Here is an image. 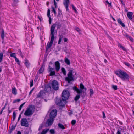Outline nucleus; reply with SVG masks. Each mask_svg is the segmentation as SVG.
<instances>
[{
  "label": "nucleus",
  "mask_w": 134,
  "mask_h": 134,
  "mask_svg": "<svg viewBox=\"0 0 134 134\" xmlns=\"http://www.w3.org/2000/svg\"><path fill=\"white\" fill-rule=\"evenodd\" d=\"M80 98V94H77L74 98V100L75 102H77L78 100Z\"/></svg>",
  "instance_id": "obj_18"
},
{
  "label": "nucleus",
  "mask_w": 134,
  "mask_h": 134,
  "mask_svg": "<svg viewBox=\"0 0 134 134\" xmlns=\"http://www.w3.org/2000/svg\"><path fill=\"white\" fill-rule=\"evenodd\" d=\"M125 12H128L127 9L126 8L125 9Z\"/></svg>",
  "instance_id": "obj_64"
},
{
  "label": "nucleus",
  "mask_w": 134,
  "mask_h": 134,
  "mask_svg": "<svg viewBox=\"0 0 134 134\" xmlns=\"http://www.w3.org/2000/svg\"><path fill=\"white\" fill-rule=\"evenodd\" d=\"M15 59V61L18 64L20 65V62L19 60L16 57Z\"/></svg>",
  "instance_id": "obj_37"
},
{
  "label": "nucleus",
  "mask_w": 134,
  "mask_h": 134,
  "mask_svg": "<svg viewBox=\"0 0 134 134\" xmlns=\"http://www.w3.org/2000/svg\"><path fill=\"white\" fill-rule=\"evenodd\" d=\"M50 35H51L50 41L47 44L46 48V50L47 51L48 49L49 48L52 46L53 43V41L54 39L56 38V36H55L54 35L50 33Z\"/></svg>",
  "instance_id": "obj_6"
},
{
  "label": "nucleus",
  "mask_w": 134,
  "mask_h": 134,
  "mask_svg": "<svg viewBox=\"0 0 134 134\" xmlns=\"http://www.w3.org/2000/svg\"><path fill=\"white\" fill-rule=\"evenodd\" d=\"M12 92L14 95H16L17 93V90L15 87L12 88Z\"/></svg>",
  "instance_id": "obj_23"
},
{
  "label": "nucleus",
  "mask_w": 134,
  "mask_h": 134,
  "mask_svg": "<svg viewBox=\"0 0 134 134\" xmlns=\"http://www.w3.org/2000/svg\"><path fill=\"white\" fill-rule=\"evenodd\" d=\"M64 61L65 63L68 65H69L70 64V62L69 60L66 57L65 58Z\"/></svg>",
  "instance_id": "obj_22"
},
{
  "label": "nucleus",
  "mask_w": 134,
  "mask_h": 134,
  "mask_svg": "<svg viewBox=\"0 0 134 134\" xmlns=\"http://www.w3.org/2000/svg\"><path fill=\"white\" fill-rule=\"evenodd\" d=\"M120 1H121V2L122 3V4L124 5V4L123 3V0H120Z\"/></svg>",
  "instance_id": "obj_61"
},
{
  "label": "nucleus",
  "mask_w": 134,
  "mask_h": 134,
  "mask_svg": "<svg viewBox=\"0 0 134 134\" xmlns=\"http://www.w3.org/2000/svg\"><path fill=\"white\" fill-rule=\"evenodd\" d=\"M3 54L1 53H0V62H1L3 58Z\"/></svg>",
  "instance_id": "obj_36"
},
{
  "label": "nucleus",
  "mask_w": 134,
  "mask_h": 134,
  "mask_svg": "<svg viewBox=\"0 0 134 134\" xmlns=\"http://www.w3.org/2000/svg\"><path fill=\"white\" fill-rule=\"evenodd\" d=\"M54 5L55 8H56L57 7V3H56L55 0H54Z\"/></svg>",
  "instance_id": "obj_52"
},
{
  "label": "nucleus",
  "mask_w": 134,
  "mask_h": 134,
  "mask_svg": "<svg viewBox=\"0 0 134 134\" xmlns=\"http://www.w3.org/2000/svg\"><path fill=\"white\" fill-rule=\"evenodd\" d=\"M16 116V113L14 111L13 112V121H14L15 118Z\"/></svg>",
  "instance_id": "obj_27"
},
{
  "label": "nucleus",
  "mask_w": 134,
  "mask_h": 134,
  "mask_svg": "<svg viewBox=\"0 0 134 134\" xmlns=\"http://www.w3.org/2000/svg\"><path fill=\"white\" fill-rule=\"evenodd\" d=\"M37 78H38V77L37 76H36L35 77V78L34 80L35 81V80H36H36H37Z\"/></svg>",
  "instance_id": "obj_62"
},
{
  "label": "nucleus",
  "mask_w": 134,
  "mask_h": 134,
  "mask_svg": "<svg viewBox=\"0 0 134 134\" xmlns=\"http://www.w3.org/2000/svg\"><path fill=\"white\" fill-rule=\"evenodd\" d=\"M133 13L131 12H128L127 14V16L128 18L130 20H131L133 18Z\"/></svg>",
  "instance_id": "obj_17"
},
{
  "label": "nucleus",
  "mask_w": 134,
  "mask_h": 134,
  "mask_svg": "<svg viewBox=\"0 0 134 134\" xmlns=\"http://www.w3.org/2000/svg\"><path fill=\"white\" fill-rule=\"evenodd\" d=\"M112 88L115 90H116L117 89V86L116 85H113L112 86Z\"/></svg>",
  "instance_id": "obj_39"
},
{
  "label": "nucleus",
  "mask_w": 134,
  "mask_h": 134,
  "mask_svg": "<svg viewBox=\"0 0 134 134\" xmlns=\"http://www.w3.org/2000/svg\"><path fill=\"white\" fill-rule=\"evenodd\" d=\"M25 64H26V66L27 67H28L29 65V63H28V61L27 60V59H25Z\"/></svg>",
  "instance_id": "obj_31"
},
{
  "label": "nucleus",
  "mask_w": 134,
  "mask_h": 134,
  "mask_svg": "<svg viewBox=\"0 0 134 134\" xmlns=\"http://www.w3.org/2000/svg\"><path fill=\"white\" fill-rule=\"evenodd\" d=\"M102 114H103V118H105V115L103 111L102 112Z\"/></svg>",
  "instance_id": "obj_53"
},
{
  "label": "nucleus",
  "mask_w": 134,
  "mask_h": 134,
  "mask_svg": "<svg viewBox=\"0 0 134 134\" xmlns=\"http://www.w3.org/2000/svg\"><path fill=\"white\" fill-rule=\"evenodd\" d=\"M80 89H83L85 90V88L84 86L82 83H81L80 84Z\"/></svg>",
  "instance_id": "obj_34"
},
{
  "label": "nucleus",
  "mask_w": 134,
  "mask_h": 134,
  "mask_svg": "<svg viewBox=\"0 0 134 134\" xmlns=\"http://www.w3.org/2000/svg\"><path fill=\"white\" fill-rule=\"evenodd\" d=\"M10 56L11 57L14 58H15L16 57L15 56V53H11L10 54Z\"/></svg>",
  "instance_id": "obj_33"
},
{
  "label": "nucleus",
  "mask_w": 134,
  "mask_h": 134,
  "mask_svg": "<svg viewBox=\"0 0 134 134\" xmlns=\"http://www.w3.org/2000/svg\"><path fill=\"white\" fill-rule=\"evenodd\" d=\"M63 4L66 8V10L68 11V5L70 4L69 0H64Z\"/></svg>",
  "instance_id": "obj_13"
},
{
  "label": "nucleus",
  "mask_w": 134,
  "mask_h": 134,
  "mask_svg": "<svg viewBox=\"0 0 134 134\" xmlns=\"http://www.w3.org/2000/svg\"><path fill=\"white\" fill-rule=\"evenodd\" d=\"M49 23L50 24H51V19L50 17H49Z\"/></svg>",
  "instance_id": "obj_56"
},
{
  "label": "nucleus",
  "mask_w": 134,
  "mask_h": 134,
  "mask_svg": "<svg viewBox=\"0 0 134 134\" xmlns=\"http://www.w3.org/2000/svg\"><path fill=\"white\" fill-rule=\"evenodd\" d=\"M52 88L55 90L59 89V86L58 82L56 80L53 81L52 83L47 85L45 87L44 91L46 92H48Z\"/></svg>",
  "instance_id": "obj_1"
},
{
  "label": "nucleus",
  "mask_w": 134,
  "mask_h": 134,
  "mask_svg": "<svg viewBox=\"0 0 134 134\" xmlns=\"http://www.w3.org/2000/svg\"><path fill=\"white\" fill-rule=\"evenodd\" d=\"M104 62L105 63H106L107 62V60L106 59H105L104 60Z\"/></svg>",
  "instance_id": "obj_60"
},
{
  "label": "nucleus",
  "mask_w": 134,
  "mask_h": 134,
  "mask_svg": "<svg viewBox=\"0 0 134 134\" xmlns=\"http://www.w3.org/2000/svg\"><path fill=\"white\" fill-rule=\"evenodd\" d=\"M17 134H21V132L20 131H18Z\"/></svg>",
  "instance_id": "obj_59"
},
{
  "label": "nucleus",
  "mask_w": 134,
  "mask_h": 134,
  "mask_svg": "<svg viewBox=\"0 0 134 134\" xmlns=\"http://www.w3.org/2000/svg\"><path fill=\"white\" fill-rule=\"evenodd\" d=\"M64 41V42H66L68 40V39L65 38H64L63 39Z\"/></svg>",
  "instance_id": "obj_54"
},
{
  "label": "nucleus",
  "mask_w": 134,
  "mask_h": 134,
  "mask_svg": "<svg viewBox=\"0 0 134 134\" xmlns=\"http://www.w3.org/2000/svg\"><path fill=\"white\" fill-rule=\"evenodd\" d=\"M52 12H54V14H56L57 13L56 12L55 10V9L54 8L52 7Z\"/></svg>",
  "instance_id": "obj_41"
},
{
  "label": "nucleus",
  "mask_w": 134,
  "mask_h": 134,
  "mask_svg": "<svg viewBox=\"0 0 134 134\" xmlns=\"http://www.w3.org/2000/svg\"><path fill=\"white\" fill-rule=\"evenodd\" d=\"M123 35L124 36L126 37L127 38H128V37L129 36L126 33L124 34Z\"/></svg>",
  "instance_id": "obj_44"
},
{
  "label": "nucleus",
  "mask_w": 134,
  "mask_h": 134,
  "mask_svg": "<svg viewBox=\"0 0 134 134\" xmlns=\"http://www.w3.org/2000/svg\"><path fill=\"white\" fill-rule=\"evenodd\" d=\"M117 134H121V132L119 130H118L117 132Z\"/></svg>",
  "instance_id": "obj_57"
},
{
  "label": "nucleus",
  "mask_w": 134,
  "mask_h": 134,
  "mask_svg": "<svg viewBox=\"0 0 134 134\" xmlns=\"http://www.w3.org/2000/svg\"><path fill=\"white\" fill-rule=\"evenodd\" d=\"M15 126H12V127H11V130H10V131L9 132L10 133H11V132H12V131L13 130H14L15 129Z\"/></svg>",
  "instance_id": "obj_30"
},
{
  "label": "nucleus",
  "mask_w": 134,
  "mask_h": 134,
  "mask_svg": "<svg viewBox=\"0 0 134 134\" xmlns=\"http://www.w3.org/2000/svg\"><path fill=\"white\" fill-rule=\"evenodd\" d=\"M4 30H3L1 34V38L2 39H3L4 38Z\"/></svg>",
  "instance_id": "obj_29"
},
{
  "label": "nucleus",
  "mask_w": 134,
  "mask_h": 134,
  "mask_svg": "<svg viewBox=\"0 0 134 134\" xmlns=\"http://www.w3.org/2000/svg\"><path fill=\"white\" fill-rule=\"evenodd\" d=\"M72 71L71 70L68 74V77L65 78V79L66 81H68L69 83L72 80H73V77L72 76Z\"/></svg>",
  "instance_id": "obj_7"
},
{
  "label": "nucleus",
  "mask_w": 134,
  "mask_h": 134,
  "mask_svg": "<svg viewBox=\"0 0 134 134\" xmlns=\"http://www.w3.org/2000/svg\"><path fill=\"white\" fill-rule=\"evenodd\" d=\"M62 71L64 75H66V72L65 69L62 67L61 68Z\"/></svg>",
  "instance_id": "obj_26"
},
{
  "label": "nucleus",
  "mask_w": 134,
  "mask_h": 134,
  "mask_svg": "<svg viewBox=\"0 0 134 134\" xmlns=\"http://www.w3.org/2000/svg\"><path fill=\"white\" fill-rule=\"evenodd\" d=\"M64 37V36L62 35H59V40L58 44H60V42L62 40L63 38Z\"/></svg>",
  "instance_id": "obj_20"
},
{
  "label": "nucleus",
  "mask_w": 134,
  "mask_h": 134,
  "mask_svg": "<svg viewBox=\"0 0 134 134\" xmlns=\"http://www.w3.org/2000/svg\"><path fill=\"white\" fill-rule=\"evenodd\" d=\"M70 93L68 90H64L62 93V99L63 100H66L69 97Z\"/></svg>",
  "instance_id": "obj_5"
},
{
  "label": "nucleus",
  "mask_w": 134,
  "mask_h": 134,
  "mask_svg": "<svg viewBox=\"0 0 134 134\" xmlns=\"http://www.w3.org/2000/svg\"><path fill=\"white\" fill-rule=\"evenodd\" d=\"M50 132L51 134H54L55 131L54 129H51L49 131Z\"/></svg>",
  "instance_id": "obj_35"
},
{
  "label": "nucleus",
  "mask_w": 134,
  "mask_h": 134,
  "mask_svg": "<svg viewBox=\"0 0 134 134\" xmlns=\"http://www.w3.org/2000/svg\"><path fill=\"white\" fill-rule=\"evenodd\" d=\"M21 125L22 126L28 127L29 126V124L27 119L25 118H22L21 120Z\"/></svg>",
  "instance_id": "obj_9"
},
{
  "label": "nucleus",
  "mask_w": 134,
  "mask_h": 134,
  "mask_svg": "<svg viewBox=\"0 0 134 134\" xmlns=\"http://www.w3.org/2000/svg\"><path fill=\"white\" fill-rule=\"evenodd\" d=\"M128 38H129V39L130 40V41H133V39L130 36H129V37H128Z\"/></svg>",
  "instance_id": "obj_46"
},
{
  "label": "nucleus",
  "mask_w": 134,
  "mask_h": 134,
  "mask_svg": "<svg viewBox=\"0 0 134 134\" xmlns=\"http://www.w3.org/2000/svg\"><path fill=\"white\" fill-rule=\"evenodd\" d=\"M49 129H45L42 131L41 134H46L49 130Z\"/></svg>",
  "instance_id": "obj_24"
},
{
  "label": "nucleus",
  "mask_w": 134,
  "mask_h": 134,
  "mask_svg": "<svg viewBox=\"0 0 134 134\" xmlns=\"http://www.w3.org/2000/svg\"><path fill=\"white\" fill-rule=\"evenodd\" d=\"M121 48L124 51L126 50V49L125 48H124L123 46Z\"/></svg>",
  "instance_id": "obj_58"
},
{
  "label": "nucleus",
  "mask_w": 134,
  "mask_h": 134,
  "mask_svg": "<svg viewBox=\"0 0 134 134\" xmlns=\"http://www.w3.org/2000/svg\"><path fill=\"white\" fill-rule=\"evenodd\" d=\"M90 96H92L94 93V92H93V90L92 89H90Z\"/></svg>",
  "instance_id": "obj_32"
},
{
  "label": "nucleus",
  "mask_w": 134,
  "mask_h": 134,
  "mask_svg": "<svg viewBox=\"0 0 134 134\" xmlns=\"http://www.w3.org/2000/svg\"><path fill=\"white\" fill-rule=\"evenodd\" d=\"M20 100L19 99H18L16 100H15L14 101H13V103H15L16 102H19V101H20Z\"/></svg>",
  "instance_id": "obj_50"
},
{
  "label": "nucleus",
  "mask_w": 134,
  "mask_h": 134,
  "mask_svg": "<svg viewBox=\"0 0 134 134\" xmlns=\"http://www.w3.org/2000/svg\"><path fill=\"white\" fill-rule=\"evenodd\" d=\"M45 93L43 91L41 90L37 95L36 98L34 100L36 101L38 103H40V101L41 100V98H43L44 96Z\"/></svg>",
  "instance_id": "obj_4"
},
{
  "label": "nucleus",
  "mask_w": 134,
  "mask_h": 134,
  "mask_svg": "<svg viewBox=\"0 0 134 134\" xmlns=\"http://www.w3.org/2000/svg\"><path fill=\"white\" fill-rule=\"evenodd\" d=\"M55 69L57 72H58L60 69V64L58 61H56L55 63Z\"/></svg>",
  "instance_id": "obj_14"
},
{
  "label": "nucleus",
  "mask_w": 134,
  "mask_h": 134,
  "mask_svg": "<svg viewBox=\"0 0 134 134\" xmlns=\"http://www.w3.org/2000/svg\"><path fill=\"white\" fill-rule=\"evenodd\" d=\"M72 88L75 91H76L77 93L80 94L82 93L83 94H86L85 92L86 91V88L84 89H80L77 88L76 86H74Z\"/></svg>",
  "instance_id": "obj_8"
},
{
  "label": "nucleus",
  "mask_w": 134,
  "mask_h": 134,
  "mask_svg": "<svg viewBox=\"0 0 134 134\" xmlns=\"http://www.w3.org/2000/svg\"><path fill=\"white\" fill-rule=\"evenodd\" d=\"M57 114V111L56 109L52 110L50 112L49 117L51 118L54 119Z\"/></svg>",
  "instance_id": "obj_11"
},
{
  "label": "nucleus",
  "mask_w": 134,
  "mask_h": 134,
  "mask_svg": "<svg viewBox=\"0 0 134 134\" xmlns=\"http://www.w3.org/2000/svg\"><path fill=\"white\" fill-rule=\"evenodd\" d=\"M62 25L59 23L56 22L54 24H53L51 27L50 30V33L55 35V34H57V31H55V27L56 26H57V29H60Z\"/></svg>",
  "instance_id": "obj_3"
},
{
  "label": "nucleus",
  "mask_w": 134,
  "mask_h": 134,
  "mask_svg": "<svg viewBox=\"0 0 134 134\" xmlns=\"http://www.w3.org/2000/svg\"><path fill=\"white\" fill-rule=\"evenodd\" d=\"M34 89V88H33L31 90V91H30V92H29V95H30L32 93V92L33 91Z\"/></svg>",
  "instance_id": "obj_47"
},
{
  "label": "nucleus",
  "mask_w": 134,
  "mask_h": 134,
  "mask_svg": "<svg viewBox=\"0 0 134 134\" xmlns=\"http://www.w3.org/2000/svg\"><path fill=\"white\" fill-rule=\"evenodd\" d=\"M105 2L106 3H107L108 5L109 6H111V3L110 2V3H109L108 1H105Z\"/></svg>",
  "instance_id": "obj_43"
},
{
  "label": "nucleus",
  "mask_w": 134,
  "mask_h": 134,
  "mask_svg": "<svg viewBox=\"0 0 134 134\" xmlns=\"http://www.w3.org/2000/svg\"><path fill=\"white\" fill-rule=\"evenodd\" d=\"M54 119L50 117L49 119L46 122V124H47L48 126H50L52 125Z\"/></svg>",
  "instance_id": "obj_15"
},
{
  "label": "nucleus",
  "mask_w": 134,
  "mask_h": 134,
  "mask_svg": "<svg viewBox=\"0 0 134 134\" xmlns=\"http://www.w3.org/2000/svg\"><path fill=\"white\" fill-rule=\"evenodd\" d=\"M59 102L57 103V104L59 106H63L65 105V101L66 100H59Z\"/></svg>",
  "instance_id": "obj_16"
},
{
  "label": "nucleus",
  "mask_w": 134,
  "mask_h": 134,
  "mask_svg": "<svg viewBox=\"0 0 134 134\" xmlns=\"http://www.w3.org/2000/svg\"><path fill=\"white\" fill-rule=\"evenodd\" d=\"M115 74L123 81H127L129 80V75L125 72L119 70L116 71Z\"/></svg>",
  "instance_id": "obj_2"
},
{
  "label": "nucleus",
  "mask_w": 134,
  "mask_h": 134,
  "mask_svg": "<svg viewBox=\"0 0 134 134\" xmlns=\"http://www.w3.org/2000/svg\"><path fill=\"white\" fill-rule=\"evenodd\" d=\"M25 102H24V103H23L22 104H21L20 105V107H19V110L20 111L21 110L22 107L25 104Z\"/></svg>",
  "instance_id": "obj_38"
},
{
  "label": "nucleus",
  "mask_w": 134,
  "mask_h": 134,
  "mask_svg": "<svg viewBox=\"0 0 134 134\" xmlns=\"http://www.w3.org/2000/svg\"><path fill=\"white\" fill-rule=\"evenodd\" d=\"M31 106L30 107L28 108L24 113V115L26 116H30L33 114Z\"/></svg>",
  "instance_id": "obj_10"
},
{
  "label": "nucleus",
  "mask_w": 134,
  "mask_h": 134,
  "mask_svg": "<svg viewBox=\"0 0 134 134\" xmlns=\"http://www.w3.org/2000/svg\"><path fill=\"white\" fill-rule=\"evenodd\" d=\"M58 125L59 127L61 129H65V127L61 123L58 124Z\"/></svg>",
  "instance_id": "obj_25"
},
{
  "label": "nucleus",
  "mask_w": 134,
  "mask_h": 134,
  "mask_svg": "<svg viewBox=\"0 0 134 134\" xmlns=\"http://www.w3.org/2000/svg\"><path fill=\"white\" fill-rule=\"evenodd\" d=\"M118 22L123 27H124L125 25L121 21V20L120 19H118L117 20Z\"/></svg>",
  "instance_id": "obj_19"
},
{
  "label": "nucleus",
  "mask_w": 134,
  "mask_h": 134,
  "mask_svg": "<svg viewBox=\"0 0 134 134\" xmlns=\"http://www.w3.org/2000/svg\"><path fill=\"white\" fill-rule=\"evenodd\" d=\"M33 80H31V82H30V86L32 87L33 86Z\"/></svg>",
  "instance_id": "obj_48"
},
{
  "label": "nucleus",
  "mask_w": 134,
  "mask_h": 134,
  "mask_svg": "<svg viewBox=\"0 0 134 134\" xmlns=\"http://www.w3.org/2000/svg\"><path fill=\"white\" fill-rule=\"evenodd\" d=\"M47 15L48 17H50V10L49 9H48L47 11Z\"/></svg>",
  "instance_id": "obj_40"
},
{
  "label": "nucleus",
  "mask_w": 134,
  "mask_h": 134,
  "mask_svg": "<svg viewBox=\"0 0 134 134\" xmlns=\"http://www.w3.org/2000/svg\"><path fill=\"white\" fill-rule=\"evenodd\" d=\"M75 30L77 31L79 33H80L81 31L80 29L78 27H76L75 28Z\"/></svg>",
  "instance_id": "obj_45"
},
{
  "label": "nucleus",
  "mask_w": 134,
  "mask_h": 134,
  "mask_svg": "<svg viewBox=\"0 0 134 134\" xmlns=\"http://www.w3.org/2000/svg\"><path fill=\"white\" fill-rule=\"evenodd\" d=\"M76 122V121L75 120H73L71 121V124L74 125Z\"/></svg>",
  "instance_id": "obj_42"
},
{
  "label": "nucleus",
  "mask_w": 134,
  "mask_h": 134,
  "mask_svg": "<svg viewBox=\"0 0 134 134\" xmlns=\"http://www.w3.org/2000/svg\"><path fill=\"white\" fill-rule=\"evenodd\" d=\"M124 63V64H125V65H127V66H130V64H129L127 62H125Z\"/></svg>",
  "instance_id": "obj_49"
},
{
  "label": "nucleus",
  "mask_w": 134,
  "mask_h": 134,
  "mask_svg": "<svg viewBox=\"0 0 134 134\" xmlns=\"http://www.w3.org/2000/svg\"><path fill=\"white\" fill-rule=\"evenodd\" d=\"M71 6L72 7V9H73L74 11L76 13H77V11L76 10V8H75V7L73 5V4H71Z\"/></svg>",
  "instance_id": "obj_28"
},
{
  "label": "nucleus",
  "mask_w": 134,
  "mask_h": 134,
  "mask_svg": "<svg viewBox=\"0 0 134 134\" xmlns=\"http://www.w3.org/2000/svg\"><path fill=\"white\" fill-rule=\"evenodd\" d=\"M21 114H20L19 115V117H18V121H19L20 119L21 118Z\"/></svg>",
  "instance_id": "obj_55"
},
{
  "label": "nucleus",
  "mask_w": 134,
  "mask_h": 134,
  "mask_svg": "<svg viewBox=\"0 0 134 134\" xmlns=\"http://www.w3.org/2000/svg\"><path fill=\"white\" fill-rule=\"evenodd\" d=\"M18 0H14V4H16L18 3Z\"/></svg>",
  "instance_id": "obj_51"
},
{
  "label": "nucleus",
  "mask_w": 134,
  "mask_h": 134,
  "mask_svg": "<svg viewBox=\"0 0 134 134\" xmlns=\"http://www.w3.org/2000/svg\"><path fill=\"white\" fill-rule=\"evenodd\" d=\"M2 71V67L1 66H0V72H1Z\"/></svg>",
  "instance_id": "obj_63"
},
{
  "label": "nucleus",
  "mask_w": 134,
  "mask_h": 134,
  "mask_svg": "<svg viewBox=\"0 0 134 134\" xmlns=\"http://www.w3.org/2000/svg\"><path fill=\"white\" fill-rule=\"evenodd\" d=\"M48 69V71L50 72L49 74L50 76H53L55 75V72L54 71V69L51 67L49 65Z\"/></svg>",
  "instance_id": "obj_12"
},
{
  "label": "nucleus",
  "mask_w": 134,
  "mask_h": 134,
  "mask_svg": "<svg viewBox=\"0 0 134 134\" xmlns=\"http://www.w3.org/2000/svg\"><path fill=\"white\" fill-rule=\"evenodd\" d=\"M44 67L43 65L40 68L39 70V71L40 73H42L44 71Z\"/></svg>",
  "instance_id": "obj_21"
}]
</instances>
